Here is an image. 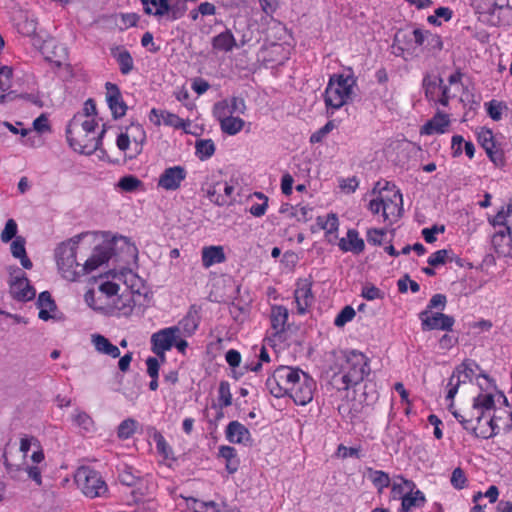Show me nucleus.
<instances>
[{"label": "nucleus", "instance_id": "nucleus-13", "mask_svg": "<svg viewBox=\"0 0 512 512\" xmlns=\"http://www.w3.org/2000/svg\"><path fill=\"white\" fill-rule=\"evenodd\" d=\"M10 293L18 301H29L35 297V290L30 285L25 273L18 269V274L10 281Z\"/></svg>", "mask_w": 512, "mask_h": 512}, {"label": "nucleus", "instance_id": "nucleus-2", "mask_svg": "<svg viewBox=\"0 0 512 512\" xmlns=\"http://www.w3.org/2000/svg\"><path fill=\"white\" fill-rule=\"evenodd\" d=\"M75 115L66 129L67 141L75 151L90 155L100 148L105 128L96 136L97 122L94 119Z\"/></svg>", "mask_w": 512, "mask_h": 512}, {"label": "nucleus", "instance_id": "nucleus-1", "mask_svg": "<svg viewBox=\"0 0 512 512\" xmlns=\"http://www.w3.org/2000/svg\"><path fill=\"white\" fill-rule=\"evenodd\" d=\"M81 239V234L76 235L60 243L55 249L58 270L62 277L69 281H75L78 277L92 272L111 257L109 246H97L84 264H79L77 262V249Z\"/></svg>", "mask_w": 512, "mask_h": 512}, {"label": "nucleus", "instance_id": "nucleus-16", "mask_svg": "<svg viewBox=\"0 0 512 512\" xmlns=\"http://www.w3.org/2000/svg\"><path fill=\"white\" fill-rule=\"evenodd\" d=\"M186 176V169L182 166L166 168L159 177L158 186L167 191L176 190L180 187L181 182L185 180Z\"/></svg>", "mask_w": 512, "mask_h": 512}, {"label": "nucleus", "instance_id": "nucleus-39", "mask_svg": "<svg viewBox=\"0 0 512 512\" xmlns=\"http://www.w3.org/2000/svg\"><path fill=\"white\" fill-rule=\"evenodd\" d=\"M367 477L379 492H382L384 488L390 486V477L384 471L367 468Z\"/></svg>", "mask_w": 512, "mask_h": 512}, {"label": "nucleus", "instance_id": "nucleus-29", "mask_svg": "<svg viewBox=\"0 0 512 512\" xmlns=\"http://www.w3.org/2000/svg\"><path fill=\"white\" fill-rule=\"evenodd\" d=\"M37 305L39 308L38 317L41 320L47 321L52 318L49 312L54 311L56 309V304L50 292H41L38 296Z\"/></svg>", "mask_w": 512, "mask_h": 512}, {"label": "nucleus", "instance_id": "nucleus-28", "mask_svg": "<svg viewBox=\"0 0 512 512\" xmlns=\"http://www.w3.org/2000/svg\"><path fill=\"white\" fill-rule=\"evenodd\" d=\"M491 8L488 12L494 14L499 10V23H507L512 20V0H490Z\"/></svg>", "mask_w": 512, "mask_h": 512}, {"label": "nucleus", "instance_id": "nucleus-6", "mask_svg": "<svg viewBox=\"0 0 512 512\" xmlns=\"http://www.w3.org/2000/svg\"><path fill=\"white\" fill-rule=\"evenodd\" d=\"M448 409L462 425L463 429L472 433L475 437L489 439L495 436L494 428L484 426L482 422L477 424L476 412H472V407L467 410L458 411L454 409L453 402H451Z\"/></svg>", "mask_w": 512, "mask_h": 512}, {"label": "nucleus", "instance_id": "nucleus-62", "mask_svg": "<svg viewBox=\"0 0 512 512\" xmlns=\"http://www.w3.org/2000/svg\"><path fill=\"white\" fill-rule=\"evenodd\" d=\"M442 83V78L432 79L429 75L425 76L423 79V87L425 89L426 96L433 94L438 86L441 87Z\"/></svg>", "mask_w": 512, "mask_h": 512}, {"label": "nucleus", "instance_id": "nucleus-56", "mask_svg": "<svg viewBox=\"0 0 512 512\" xmlns=\"http://www.w3.org/2000/svg\"><path fill=\"white\" fill-rule=\"evenodd\" d=\"M153 438L156 442L158 453L163 455L166 459L171 458L172 448L168 445L163 435L161 433H155Z\"/></svg>", "mask_w": 512, "mask_h": 512}, {"label": "nucleus", "instance_id": "nucleus-22", "mask_svg": "<svg viewBox=\"0 0 512 512\" xmlns=\"http://www.w3.org/2000/svg\"><path fill=\"white\" fill-rule=\"evenodd\" d=\"M492 245L500 256L512 257V230L498 229L492 237Z\"/></svg>", "mask_w": 512, "mask_h": 512}, {"label": "nucleus", "instance_id": "nucleus-19", "mask_svg": "<svg viewBox=\"0 0 512 512\" xmlns=\"http://www.w3.org/2000/svg\"><path fill=\"white\" fill-rule=\"evenodd\" d=\"M450 124L448 114L438 111L420 129L421 135L443 134Z\"/></svg>", "mask_w": 512, "mask_h": 512}, {"label": "nucleus", "instance_id": "nucleus-63", "mask_svg": "<svg viewBox=\"0 0 512 512\" xmlns=\"http://www.w3.org/2000/svg\"><path fill=\"white\" fill-rule=\"evenodd\" d=\"M447 303V298L444 294H435L429 301L426 310L431 312L432 309L444 310Z\"/></svg>", "mask_w": 512, "mask_h": 512}, {"label": "nucleus", "instance_id": "nucleus-4", "mask_svg": "<svg viewBox=\"0 0 512 512\" xmlns=\"http://www.w3.org/2000/svg\"><path fill=\"white\" fill-rule=\"evenodd\" d=\"M305 374L299 368L279 366L266 380V387L271 395L281 398L288 395L299 384Z\"/></svg>", "mask_w": 512, "mask_h": 512}, {"label": "nucleus", "instance_id": "nucleus-45", "mask_svg": "<svg viewBox=\"0 0 512 512\" xmlns=\"http://www.w3.org/2000/svg\"><path fill=\"white\" fill-rule=\"evenodd\" d=\"M414 483L412 481L406 480L403 477L399 476L397 480H395L392 484L391 492L393 495V498H400L405 495V489L409 490L410 492L414 488Z\"/></svg>", "mask_w": 512, "mask_h": 512}, {"label": "nucleus", "instance_id": "nucleus-25", "mask_svg": "<svg viewBox=\"0 0 512 512\" xmlns=\"http://www.w3.org/2000/svg\"><path fill=\"white\" fill-rule=\"evenodd\" d=\"M250 437L249 430L238 421H231L226 428V438L231 443H245Z\"/></svg>", "mask_w": 512, "mask_h": 512}, {"label": "nucleus", "instance_id": "nucleus-47", "mask_svg": "<svg viewBox=\"0 0 512 512\" xmlns=\"http://www.w3.org/2000/svg\"><path fill=\"white\" fill-rule=\"evenodd\" d=\"M222 183L217 182L207 189V197L211 202L218 206H224L228 204L226 197L222 196Z\"/></svg>", "mask_w": 512, "mask_h": 512}, {"label": "nucleus", "instance_id": "nucleus-11", "mask_svg": "<svg viewBox=\"0 0 512 512\" xmlns=\"http://www.w3.org/2000/svg\"><path fill=\"white\" fill-rule=\"evenodd\" d=\"M131 140L135 144L136 154L140 153L142 145L146 140V133L141 125L132 124L127 128L126 133H121L117 137V147L121 151H126L129 148Z\"/></svg>", "mask_w": 512, "mask_h": 512}, {"label": "nucleus", "instance_id": "nucleus-21", "mask_svg": "<svg viewBox=\"0 0 512 512\" xmlns=\"http://www.w3.org/2000/svg\"><path fill=\"white\" fill-rule=\"evenodd\" d=\"M495 408L494 396L491 393H480L473 398L472 412H476V422L480 424L487 412Z\"/></svg>", "mask_w": 512, "mask_h": 512}, {"label": "nucleus", "instance_id": "nucleus-37", "mask_svg": "<svg viewBox=\"0 0 512 512\" xmlns=\"http://www.w3.org/2000/svg\"><path fill=\"white\" fill-rule=\"evenodd\" d=\"M463 366H458L455 368V370L453 371L450 379H449V382H448V391H447V395H446V399L447 400H451L453 401L455 395L457 394L458 392V389H459V386L461 383H466L467 381H469V379H465V375H463L461 373V368Z\"/></svg>", "mask_w": 512, "mask_h": 512}, {"label": "nucleus", "instance_id": "nucleus-17", "mask_svg": "<svg viewBox=\"0 0 512 512\" xmlns=\"http://www.w3.org/2000/svg\"><path fill=\"white\" fill-rule=\"evenodd\" d=\"M478 141L494 164L503 165V152L501 149H498L496 147L494 135L490 129L482 128L481 131L478 133Z\"/></svg>", "mask_w": 512, "mask_h": 512}, {"label": "nucleus", "instance_id": "nucleus-18", "mask_svg": "<svg viewBox=\"0 0 512 512\" xmlns=\"http://www.w3.org/2000/svg\"><path fill=\"white\" fill-rule=\"evenodd\" d=\"M315 383L307 374L303 376L299 384L289 392V396L297 405H306L313 399Z\"/></svg>", "mask_w": 512, "mask_h": 512}, {"label": "nucleus", "instance_id": "nucleus-59", "mask_svg": "<svg viewBox=\"0 0 512 512\" xmlns=\"http://www.w3.org/2000/svg\"><path fill=\"white\" fill-rule=\"evenodd\" d=\"M160 116H161L162 122L167 126H171V127H175V128L184 127L183 120L180 117H178L176 114H173V113H170L167 111H161Z\"/></svg>", "mask_w": 512, "mask_h": 512}, {"label": "nucleus", "instance_id": "nucleus-51", "mask_svg": "<svg viewBox=\"0 0 512 512\" xmlns=\"http://www.w3.org/2000/svg\"><path fill=\"white\" fill-rule=\"evenodd\" d=\"M2 458L6 471L10 477L13 479H18L20 473L23 471L22 464L12 462L6 451L3 453Z\"/></svg>", "mask_w": 512, "mask_h": 512}, {"label": "nucleus", "instance_id": "nucleus-43", "mask_svg": "<svg viewBox=\"0 0 512 512\" xmlns=\"http://www.w3.org/2000/svg\"><path fill=\"white\" fill-rule=\"evenodd\" d=\"M196 154L201 160L210 158L215 152V144L211 139H200L195 143Z\"/></svg>", "mask_w": 512, "mask_h": 512}, {"label": "nucleus", "instance_id": "nucleus-49", "mask_svg": "<svg viewBox=\"0 0 512 512\" xmlns=\"http://www.w3.org/2000/svg\"><path fill=\"white\" fill-rule=\"evenodd\" d=\"M317 222L327 233L337 232L339 227L338 217L334 213L328 214L325 220L322 217H318Z\"/></svg>", "mask_w": 512, "mask_h": 512}, {"label": "nucleus", "instance_id": "nucleus-57", "mask_svg": "<svg viewBox=\"0 0 512 512\" xmlns=\"http://www.w3.org/2000/svg\"><path fill=\"white\" fill-rule=\"evenodd\" d=\"M255 196L263 200V202L253 204L250 207L249 212L255 217H261L265 214L268 207V198L261 192H256Z\"/></svg>", "mask_w": 512, "mask_h": 512}, {"label": "nucleus", "instance_id": "nucleus-20", "mask_svg": "<svg viewBox=\"0 0 512 512\" xmlns=\"http://www.w3.org/2000/svg\"><path fill=\"white\" fill-rule=\"evenodd\" d=\"M484 426L494 428L495 436L503 431L508 433L512 429V409L503 410L499 409L498 414H494L485 423Z\"/></svg>", "mask_w": 512, "mask_h": 512}, {"label": "nucleus", "instance_id": "nucleus-46", "mask_svg": "<svg viewBox=\"0 0 512 512\" xmlns=\"http://www.w3.org/2000/svg\"><path fill=\"white\" fill-rule=\"evenodd\" d=\"M350 378L342 370L334 373L331 378L332 386L338 391H346L350 387H354V383L350 382Z\"/></svg>", "mask_w": 512, "mask_h": 512}, {"label": "nucleus", "instance_id": "nucleus-33", "mask_svg": "<svg viewBox=\"0 0 512 512\" xmlns=\"http://www.w3.org/2000/svg\"><path fill=\"white\" fill-rule=\"evenodd\" d=\"M37 19L27 12L21 13L17 22L18 32L24 36H33L37 30Z\"/></svg>", "mask_w": 512, "mask_h": 512}, {"label": "nucleus", "instance_id": "nucleus-10", "mask_svg": "<svg viewBox=\"0 0 512 512\" xmlns=\"http://www.w3.org/2000/svg\"><path fill=\"white\" fill-rule=\"evenodd\" d=\"M393 195L381 194L383 199V219L390 223L396 222L403 212V199L400 190H392Z\"/></svg>", "mask_w": 512, "mask_h": 512}, {"label": "nucleus", "instance_id": "nucleus-36", "mask_svg": "<svg viewBox=\"0 0 512 512\" xmlns=\"http://www.w3.org/2000/svg\"><path fill=\"white\" fill-rule=\"evenodd\" d=\"M401 500L402 503L400 512H408L413 507H420L424 505L426 501L424 494L420 490H417L414 493H412V491H409L402 497Z\"/></svg>", "mask_w": 512, "mask_h": 512}, {"label": "nucleus", "instance_id": "nucleus-32", "mask_svg": "<svg viewBox=\"0 0 512 512\" xmlns=\"http://www.w3.org/2000/svg\"><path fill=\"white\" fill-rule=\"evenodd\" d=\"M212 46L216 50L229 52L236 47V40L232 32L227 29L212 39Z\"/></svg>", "mask_w": 512, "mask_h": 512}, {"label": "nucleus", "instance_id": "nucleus-60", "mask_svg": "<svg viewBox=\"0 0 512 512\" xmlns=\"http://www.w3.org/2000/svg\"><path fill=\"white\" fill-rule=\"evenodd\" d=\"M335 127V124L333 121H328L322 128H320L318 131L313 133L310 137L311 143H319L322 141V139L331 132Z\"/></svg>", "mask_w": 512, "mask_h": 512}, {"label": "nucleus", "instance_id": "nucleus-40", "mask_svg": "<svg viewBox=\"0 0 512 512\" xmlns=\"http://www.w3.org/2000/svg\"><path fill=\"white\" fill-rule=\"evenodd\" d=\"M199 319L197 310L191 308L177 326L180 328V331L183 330L186 334L191 335L197 329Z\"/></svg>", "mask_w": 512, "mask_h": 512}, {"label": "nucleus", "instance_id": "nucleus-31", "mask_svg": "<svg viewBox=\"0 0 512 512\" xmlns=\"http://www.w3.org/2000/svg\"><path fill=\"white\" fill-rule=\"evenodd\" d=\"M112 55L119 64L122 74L127 75L133 70L134 62L128 50L117 47L112 50Z\"/></svg>", "mask_w": 512, "mask_h": 512}, {"label": "nucleus", "instance_id": "nucleus-42", "mask_svg": "<svg viewBox=\"0 0 512 512\" xmlns=\"http://www.w3.org/2000/svg\"><path fill=\"white\" fill-rule=\"evenodd\" d=\"M453 261V251L451 249H441L430 255L427 262L432 267L444 265Z\"/></svg>", "mask_w": 512, "mask_h": 512}, {"label": "nucleus", "instance_id": "nucleus-55", "mask_svg": "<svg viewBox=\"0 0 512 512\" xmlns=\"http://www.w3.org/2000/svg\"><path fill=\"white\" fill-rule=\"evenodd\" d=\"M142 182L135 176L127 175L122 177L118 182V187L127 192L135 191Z\"/></svg>", "mask_w": 512, "mask_h": 512}, {"label": "nucleus", "instance_id": "nucleus-58", "mask_svg": "<svg viewBox=\"0 0 512 512\" xmlns=\"http://www.w3.org/2000/svg\"><path fill=\"white\" fill-rule=\"evenodd\" d=\"M450 482L451 485L458 490L463 489L466 486L467 478L464 471L460 467H457L453 470Z\"/></svg>", "mask_w": 512, "mask_h": 512}, {"label": "nucleus", "instance_id": "nucleus-53", "mask_svg": "<svg viewBox=\"0 0 512 512\" xmlns=\"http://www.w3.org/2000/svg\"><path fill=\"white\" fill-rule=\"evenodd\" d=\"M355 310L352 306H345L334 320V325L337 327H343L346 323L351 321L355 317Z\"/></svg>", "mask_w": 512, "mask_h": 512}, {"label": "nucleus", "instance_id": "nucleus-7", "mask_svg": "<svg viewBox=\"0 0 512 512\" xmlns=\"http://www.w3.org/2000/svg\"><path fill=\"white\" fill-rule=\"evenodd\" d=\"M341 370L350 378L354 385L361 383L370 374V366L367 357L357 351H351L346 355L345 364Z\"/></svg>", "mask_w": 512, "mask_h": 512}, {"label": "nucleus", "instance_id": "nucleus-23", "mask_svg": "<svg viewBox=\"0 0 512 512\" xmlns=\"http://www.w3.org/2000/svg\"><path fill=\"white\" fill-rule=\"evenodd\" d=\"M338 245L343 252H352L354 254L362 253L365 248L364 240L359 237V233L355 229H349L347 237L341 238Z\"/></svg>", "mask_w": 512, "mask_h": 512}, {"label": "nucleus", "instance_id": "nucleus-26", "mask_svg": "<svg viewBox=\"0 0 512 512\" xmlns=\"http://www.w3.org/2000/svg\"><path fill=\"white\" fill-rule=\"evenodd\" d=\"M226 260L222 246H207L202 249V265L209 268Z\"/></svg>", "mask_w": 512, "mask_h": 512}, {"label": "nucleus", "instance_id": "nucleus-12", "mask_svg": "<svg viewBox=\"0 0 512 512\" xmlns=\"http://www.w3.org/2000/svg\"><path fill=\"white\" fill-rule=\"evenodd\" d=\"M419 317L421 319L422 329L424 331L435 329L450 331L455 322L452 316L443 314L441 312L429 314L428 310L422 311L419 314Z\"/></svg>", "mask_w": 512, "mask_h": 512}, {"label": "nucleus", "instance_id": "nucleus-54", "mask_svg": "<svg viewBox=\"0 0 512 512\" xmlns=\"http://www.w3.org/2000/svg\"><path fill=\"white\" fill-rule=\"evenodd\" d=\"M213 115L219 121V123L222 122L223 118L230 116V106L227 99L214 104Z\"/></svg>", "mask_w": 512, "mask_h": 512}, {"label": "nucleus", "instance_id": "nucleus-15", "mask_svg": "<svg viewBox=\"0 0 512 512\" xmlns=\"http://www.w3.org/2000/svg\"><path fill=\"white\" fill-rule=\"evenodd\" d=\"M106 87V101L109 109L111 110L114 119H119L125 116L127 105L123 101L122 94L119 87L111 82L105 84Z\"/></svg>", "mask_w": 512, "mask_h": 512}, {"label": "nucleus", "instance_id": "nucleus-52", "mask_svg": "<svg viewBox=\"0 0 512 512\" xmlns=\"http://www.w3.org/2000/svg\"><path fill=\"white\" fill-rule=\"evenodd\" d=\"M218 393L221 408L228 407L232 404V394L230 392V385L227 381L220 382Z\"/></svg>", "mask_w": 512, "mask_h": 512}, {"label": "nucleus", "instance_id": "nucleus-61", "mask_svg": "<svg viewBox=\"0 0 512 512\" xmlns=\"http://www.w3.org/2000/svg\"><path fill=\"white\" fill-rule=\"evenodd\" d=\"M230 106V114H244L246 111L245 100L241 97H232L228 100Z\"/></svg>", "mask_w": 512, "mask_h": 512}, {"label": "nucleus", "instance_id": "nucleus-9", "mask_svg": "<svg viewBox=\"0 0 512 512\" xmlns=\"http://www.w3.org/2000/svg\"><path fill=\"white\" fill-rule=\"evenodd\" d=\"M185 1L186 0H178L171 4L169 0H159L158 6L155 8L147 7L145 14L153 15L159 19L166 17L169 21H176L182 18L187 11Z\"/></svg>", "mask_w": 512, "mask_h": 512}, {"label": "nucleus", "instance_id": "nucleus-64", "mask_svg": "<svg viewBox=\"0 0 512 512\" xmlns=\"http://www.w3.org/2000/svg\"><path fill=\"white\" fill-rule=\"evenodd\" d=\"M444 231L445 227L443 225H433L431 228H424L422 235L427 243H434L436 241V234L443 233Z\"/></svg>", "mask_w": 512, "mask_h": 512}, {"label": "nucleus", "instance_id": "nucleus-27", "mask_svg": "<svg viewBox=\"0 0 512 512\" xmlns=\"http://www.w3.org/2000/svg\"><path fill=\"white\" fill-rule=\"evenodd\" d=\"M25 244V238L23 236H18L12 241L10 245V251L14 258L20 260V263L23 266V268L31 269L33 264L29 257L27 256Z\"/></svg>", "mask_w": 512, "mask_h": 512}, {"label": "nucleus", "instance_id": "nucleus-50", "mask_svg": "<svg viewBox=\"0 0 512 512\" xmlns=\"http://www.w3.org/2000/svg\"><path fill=\"white\" fill-rule=\"evenodd\" d=\"M487 105V113L490 118L494 121H499L502 118V112L504 109H507V106L504 102L491 100Z\"/></svg>", "mask_w": 512, "mask_h": 512}, {"label": "nucleus", "instance_id": "nucleus-5", "mask_svg": "<svg viewBox=\"0 0 512 512\" xmlns=\"http://www.w3.org/2000/svg\"><path fill=\"white\" fill-rule=\"evenodd\" d=\"M75 482L81 491L90 498L101 497L108 490L99 473L89 467L77 469Z\"/></svg>", "mask_w": 512, "mask_h": 512}, {"label": "nucleus", "instance_id": "nucleus-48", "mask_svg": "<svg viewBox=\"0 0 512 512\" xmlns=\"http://www.w3.org/2000/svg\"><path fill=\"white\" fill-rule=\"evenodd\" d=\"M18 225L14 219H8L4 229L1 232L0 238L3 243H8L15 239L17 236Z\"/></svg>", "mask_w": 512, "mask_h": 512}, {"label": "nucleus", "instance_id": "nucleus-24", "mask_svg": "<svg viewBox=\"0 0 512 512\" xmlns=\"http://www.w3.org/2000/svg\"><path fill=\"white\" fill-rule=\"evenodd\" d=\"M91 343L99 354L107 355L111 358H118L120 356L119 348L101 334H92Z\"/></svg>", "mask_w": 512, "mask_h": 512}, {"label": "nucleus", "instance_id": "nucleus-34", "mask_svg": "<svg viewBox=\"0 0 512 512\" xmlns=\"http://www.w3.org/2000/svg\"><path fill=\"white\" fill-rule=\"evenodd\" d=\"M114 308L118 311L119 315L128 316L132 313L135 302L133 299V295L130 291L126 293H122L119 295L114 301Z\"/></svg>", "mask_w": 512, "mask_h": 512}, {"label": "nucleus", "instance_id": "nucleus-38", "mask_svg": "<svg viewBox=\"0 0 512 512\" xmlns=\"http://www.w3.org/2000/svg\"><path fill=\"white\" fill-rule=\"evenodd\" d=\"M244 124L243 119L230 114L229 117L223 118L222 122H220V128L227 135H236L242 130Z\"/></svg>", "mask_w": 512, "mask_h": 512}, {"label": "nucleus", "instance_id": "nucleus-41", "mask_svg": "<svg viewBox=\"0 0 512 512\" xmlns=\"http://www.w3.org/2000/svg\"><path fill=\"white\" fill-rule=\"evenodd\" d=\"M489 222L504 231H512V214L505 211L504 207Z\"/></svg>", "mask_w": 512, "mask_h": 512}, {"label": "nucleus", "instance_id": "nucleus-35", "mask_svg": "<svg viewBox=\"0 0 512 512\" xmlns=\"http://www.w3.org/2000/svg\"><path fill=\"white\" fill-rule=\"evenodd\" d=\"M219 456L226 460V470L229 474L235 473L239 468V459L236 449L232 446H220Z\"/></svg>", "mask_w": 512, "mask_h": 512}, {"label": "nucleus", "instance_id": "nucleus-30", "mask_svg": "<svg viewBox=\"0 0 512 512\" xmlns=\"http://www.w3.org/2000/svg\"><path fill=\"white\" fill-rule=\"evenodd\" d=\"M288 309L284 306H273L271 310V326L276 334L285 330L288 320Z\"/></svg>", "mask_w": 512, "mask_h": 512}, {"label": "nucleus", "instance_id": "nucleus-8", "mask_svg": "<svg viewBox=\"0 0 512 512\" xmlns=\"http://www.w3.org/2000/svg\"><path fill=\"white\" fill-rule=\"evenodd\" d=\"M180 336V328L171 326L159 330L151 336V350L158 357L165 358V352L169 351Z\"/></svg>", "mask_w": 512, "mask_h": 512}, {"label": "nucleus", "instance_id": "nucleus-14", "mask_svg": "<svg viewBox=\"0 0 512 512\" xmlns=\"http://www.w3.org/2000/svg\"><path fill=\"white\" fill-rule=\"evenodd\" d=\"M294 298L297 305V312L301 315L305 314L314 302L311 281L308 279H299L294 292Z\"/></svg>", "mask_w": 512, "mask_h": 512}, {"label": "nucleus", "instance_id": "nucleus-3", "mask_svg": "<svg viewBox=\"0 0 512 512\" xmlns=\"http://www.w3.org/2000/svg\"><path fill=\"white\" fill-rule=\"evenodd\" d=\"M356 79L342 74L332 75L325 89L324 101L327 109L338 110L352 101Z\"/></svg>", "mask_w": 512, "mask_h": 512}, {"label": "nucleus", "instance_id": "nucleus-44", "mask_svg": "<svg viewBox=\"0 0 512 512\" xmlns=\"http://www.w3.org/2000/svg\"><path fill=\"white\" fill-rule=\"evenodd\" d=\"M137 426L136 420L132 418L125 419L118 426L117 436L122 440L129 439L136 432Z\"/></svg>", "mask_w": 512, "mask_h": 512}]
</instances>
